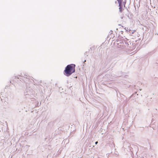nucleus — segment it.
Returning <instances> with one entry per match:
<instances>
[{
  "mask_svg": "<svg viewBox=\"0 0 158 158\" xmlns=\"http://www.w3.org/2000/svg\"><path fill=\"white\" fill-rule=\"evenodd\" d=\"M75 65L71 64L68 65L65 68L64 71V74L67 76H69L75 72Z\"/></svg>",
  "mask_w": 158,
  "mask_h": 158,
  "instance_id": "1",
  "label": "nucleus"
},
{
  "mask_svg": "<svg viewBox=\"0 0 158 158\" xmlns=\"http://www.w3.org/2000/svg\"><path fill=\"white\" fill-rule=\"evenodd\" d=\"M119 6L120 7L119 9L120 10V11H121V3L120 2L119 3Z\"/></svg>",
  "mask_w": 158,
  "mask_h": 158,
  "instance_id": "2",
  "label": "nucleus"
},
{
  "mask_svg": "<svg viewBox=\"0 0 158 158\" xmlns=\"http://www.w3.org/2000/svg\"><path fill=\"white\" fill-rule=\"evenodd\" d=\"M95 143L96 144H97L98 143V141L96 142Z\"/></svg>",
  "mask_w": 158,
  "mask_h": 158,
  "instance_id": "3",
  "label": "nucleus"
},
{
  "mask_svg": "<svg viewBox=\"0 0 158 158\" xmlns=\"http://www.w3.org/2000/svg\"><path fill=\"white\" fill-rule=\"evenodd\" d=\"M135 31H134L132 32V34H133L134 33V32H135Z\"/></svg>",
  "mask_w": 158,
  "mask_h": 158,
  "instance_id": "4",
  "label": "nucleus"
}]
</instances>
